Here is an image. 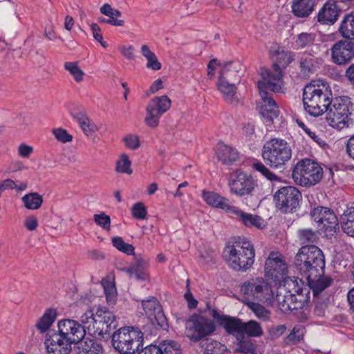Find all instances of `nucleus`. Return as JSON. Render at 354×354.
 Segmentation results:
<instances>
[{"label":"nucleus","mask_w":354,"mask_h":354,"mask_svg":"<svg viewBox=\"0 0 354 354\" xmlns=\"http://www.w3.org/2000/svg\"><path fill=\"white\" fill-rule=\"evenodd\" d=\"M234 352L243 354H255L257 346L255 341L244 334L238 335L234 343Z\"/></svg>","instance_id":"obj_31"},{"label":"nucleus","mask_w":354,"mask_h":354,"mask_svg":"<svg viewBox=\"0 0 354 354\" xmlns=\"http://www.w3.org/2000/svg\"><path fill=\"white\" fill-rule=\"evenodd\" d=\"M131 165V162L128 156L123 153L120 156L119 160L116 162L115 171L118 173L131 174H132Z\"/></svg>","instance_id":"obj_44"},{"label":"nucleus","mask_w":354,"mask_h":354,"mask_svg":"<svg viewBox=\"0 0 354 354\" xmlns=\"http://www.w3.org/2000/svg\"><path fill=\"white\" fill-rule=\"evenodd\" d=\"M93 31V37L97 40L104 48H106L108 44L103 40L102 35L101 34V29L97 24H92L91 25Z\"/></svg>","instance_id":"obj_57"},{"label":"nucleus","mask_w":354,"mask_h":354,"mask_svg":"<svg viewBox=\"0 0 354 354\" xmlns=\"http://www.w3.org/2000/svg\"><path fill=\"white\" fill-rule=\"evenodd\" d=\"M138 354H182V353L178 342L165 340L159 345L150 344L142 348Z\"/></svg>","instance_id":"obj_24"},{"label":"nucleus","mask_w":354,"mask_h":354,"mask_svg":"<svg viewBox=\"0 0 354 354\" xmlns=\"http://www.w3.org/2000/svg\"><path fill=\"white\" fill-rule=\"evenodd\" d=\"M133 216L136 219H144L147 215V209L144 203H136L131 208Z\"/></svg>","instance_id":"obj_51"},{"label":"nucleus","mask_w":354,"mask_h":354,"mask_svg":"<svg viewBox=\"0 0 354 354\" xmlns=\"http://www.w3.org/2000/svg\"><path fill=\"white\" fill-rule=\"evenodd\" d=\"M304 328L301 326H296L291 333L287 336L286 340L287 344H295L300 342L304 336Z\"/></svg>","instance_id":"obj_50"},{"label":"nucleus","mask_w":354,"mask_h":354,"mask_svg":"<svg viewBox=\"0 0 354 354\" xmlns=\"http://www.w3.org/2000/svg\"><path fill=\"white\" fill-rule=\"evenodd\" d=\"M241 292L247 301L267 300L272 295L271 286L262 277H255L245 281L241 286Z\"/></svg>","instance_id":"obj_12"},{"label":"nucleus","mask_w":354,"mask_h":354,"mask_svg":"<svg viewBox=\"0 0 354 354\" xmlns=\"http://www.w3.org/2000/svg\"><path fill=\"white\" fill-rule=\"evenodd\" d=\"M241 65L238 61H230L223 64V68L219 73V77L230 76L227 77V81L239 83L241 81ZM226 80V78H225Z\"/></svg>","instance_id":"obj_29"},{"label":"nucleus","mask_w":354,"mask_h":354,"mask_svg":"<svg viewBox=\"0 0 354 354\" xmlns=\"http://www.w3.org/2000/svg\"><path fill=\"white\" fill-rule=\"evenodd\" d=\"M142 305L145 314L149 319H154L156 324L163 330L167 329V319L163 313L160 303L156 298L151 297L149 299L144 300Z\"/></svg>","instance_id":"obj_22"},{"label":"nucleus","mask_w":354,"mask_h":354,"mask_svg":"<svg viewBox=\"0 0 354 354\" xmlns=\"http://www.w3.org/2000/svg\"><path fill=\"white\" fill-rule=\"evenodd\" d=\"M265 277L274 281H280L288 273V267L280 253H270L265 263Z\"/></svg>","instance_id":"obj_16"},{"label":"nucleus","mask_w":354,"mask_h":354,"mask_svg":"<svg viewBox=\"0 0 354 354\" xmlns=\"http://www.w3.org/2000/svg\"><path fill=\"white\" fill-rule=\"evenodd\" d=\"M325 257L315 245L302 246L295 255L294 266L300 275L307 280L314 297L329 287L333 279L324 275Z\"/></svg>","instance_id":"obj_1"},{"label":"nucleus","mask_w":354,"mask_h":354,"mask_svg":"<svg viewBox=\"0 0 354 354\" xmlns=\"http://www.w3.org/2000/svg\"><path fill=\"white\" fill-rule=\"evenodd\" d=\"M342 12L337 3L335 1H327L319 10L317 15V21L325 26L335 24Z\"/></svg>","instance_id":"obj_23"},{"label":"nucleus","mask_w":354,"mask_h":354,"mask_svg":"<svg viewBox=\"0 0 354 354\" xmlns=\"http://www.w3.org/2000/svg\"><path fill=\"white\" fill-rule=\"evenodd\" d=\"M332 98V92L326 84H308L303 91L305 110L313 116H319L328 109Z\"/></svg>","instance_id":"obj_4"},{"label":"nucleus","mask_w":354,"mask_h":354,"mask_svg":"<svg viewBox=\"0 0 354 354\" xmlns=\"http://www.w3.org/2000/svg\"><path fill=\"white\" fill-rule=\"evenodd\" d=\"M184 297L187 301V305L189 308L194 309L196 308L198 304V301L194 297L192 293L190 290H187L185 295Z\"/></svg>","instance_id":"obj_62"},{"label":"nucleus","mask_w":354,"mask_h":354,"mask_svg":"<svg viewBox=\"0 0 354 354\" xmlns=\"http://www.w3.org/2000/svg\"><path fill=\"white\" fill-rule=\"evenodd\" d=\"M261 151L264 162L274 169L284 166L292 157V149L283 139H270L266 142Z\"/></svg>","instance_id":"obj_8"},{"label":"nucleus","mask_w":354,"mask_h":354,"mask_svg":"<svg viewBox=\"0 0 354 354\" xmlns=\"http://www.w3.org/2000/svg\"><path fill=\"white\" fill-rule=\"evenodd\" d=\"M203 198L209 205L223 209L230 213L233 206L229 199L221 196L214 192L203 191Z\"/></svg>","instance_id":"obj_26"},{"label":"nucleus","mask_w":354,"mask_h":354,"mask_svg":"<svg viewBox=\"0 0 354 354\" xmlns=\"http://www.w3.org/2000/svg\"><path fill=\"white\" fill-rule=\"evenodd\" d=\"M86 327L79 322L71 319H62L57 323L59 332H62L73 344H77L84 338Z\"/></svg>","instance_id":"obj_18"},{"label":"nucleus","mask_w":354,"mask_h":354,"mask_svg":"<svg viewBox=\"0 0 354 354\" xmlns=\"http://www.w3.org/2000/svg\"><path fill=\"white\" fill-rule=\"evenodd\" d=\"M125 270L130 277H135L136 279L140 281H147L148 279V274L142 259H138L135 263L127 268Z\"/></svg>","instance_id":"obj_37"},{"label":"nucleus","mask_w":354,"mask_h":354,"mask_svg":"<svg viewBox=\"0 0 354 354\" xmlns=\"http://www.w3.org/2000/svg\"><path fill=\"white\" fill-rule=\"evenodd\" d=\"M314 41L315 35L312 33L301 32L297 36L295 44L298 48H304L312 45Z\"/></svg>","instance_id":"obj_48"},{"label":"nucleus","mask_w":354,"mask_h":354,"mask_svg":"<svg viewBox=\"0 0 354 354\" xmlns=\"http://www.w3.org/2000/svg\"><path fill=\"white\" fill-rule=\"evenodd\" d=\"M33 151V148L26 144H21L18 147V153L22 158H28Z\"/></svg>","instance_id":"obj_60"},{"label":"nucleus","mask_w":354,"mask_h":354,"mask_svg":"<svg viewBox=\"0 0 354 354\" xmlns=\"http://www.w3.org/2000/svg\"><path fill=\"white\" fill-rule=\"evenodd\" d=\"M299 68L302 77H310L318 68V59L304 53L299 59Z\"/></svg>","instance_id":"obj_30"},{"label":"nucleus","mask_w":354,"mask_h":354,"mask_svg":"<svg viewBox=\"0 0 354 354\" xmlns=\"http://www.w3.org/2000/svg\"><path fill=\"white\" fill-rule=\"evenodd\" d=\"M21 199L24 206L28 209H37L43 203L42 196L36 192L27 194Z\"/></svg>","instance_id":"obj_41"},{"label":"nucleus","mask_w":354,"mask_h":354,"mask_svg":"<svg viewBox=\"0 0 354 354\" xmlns=\"http://www.w3.org/2000/svg\"><path fill=\"white\" fill-rule=\"evenodd\" d=\"M151 322L147 323L144 327L142 331L143 335L145 333L147 335H156L158 333V331L160 330V329H162L160 328L157 324L156 322L154 321V319L151 318Z\"/></svg>","instance_id":"obj_55"},{"label":"nucleus","mask_w":354,"mask_h":354,"mask_svg":"<svg viewBox=\"0 0 354 354\" xmlns=\"http://www.w3.org/2000/svg\"><path fill=\"white\" fill-rule=\"evenodd\" d=\"M274 73L267 70L261 72L262 81L258 82L260 95L264 104L261 106L260 113L267 122H272L278 117L279 110L274 100L271 97L268 90L279 92L281 89L282 74L278 65L274 64Z\"/></svg>","instance_id":"obj_2"},{"label":"nucleus","mask_w":354,"mask_h":354,"mask_svg":"<svg viewBox=\"0 0 354 354\" xmlns=\"http://www.w3.org/2000/svg\"><path fill=\"white\" fill-rule=\"evenodd\" d=\"M45 346L48 354H68L72 349V342L62 332L48 333Z\"/></svg>","instance_id":"obj_19"},{"label":"nucleus","mask_w":354,"mask_h":354,"mask_svg":"<svg viewBox=\"0 0 354 354\" xmlns=\"http://www.w3.org/2000/svg\"><path fill=\"white\" fill-rule=\"evenodd\" d=\"M73 118L78 122L86 136H92L97 131V126L82 112L73 114Z\"/></svg>","instance_id":"obj_35"},{"label":"nucleus","mask_w":354,"mask_h":354,"mask_svg":"<svg viewBox=\"0 0 354 354\" xmlns=\"http://www.w3.org/2000/svg\"><path fill=\"white\" fill-rule=\"evenodd\" d=\"M57 317V311L55 309H47L44 315L39 318L36 324L37 328L41 333L46 332L50 326L53 324Z\"/></svg>","instance_id":"obj_38"},{"label":"nucleus","mask_w":354,"mask_h":354,"mask_svg":"<svg viewBox=\"0 0 354 354\" xmlns=\"http://www.w3.org/2000/svg\"><path fill=\"white\" fill-rule=\"evenodd\" d=\"M111 339L113 347L120 354H134L143 346V333L138 327H121Z\"/></svg>","instance_id":"obj_6"},{"label":"nucleus","mask_w":354,"mask_h":354,"mask_svg":"<svg viewBox=\"0 0 354 354\" xmlns=\"http://www.w3.org/2000/svg\"><path fill=\"white\" fill-rule=\"evenodd\" d=\"M95 223L105 230L109 231L111 228V218L104 212L93 215Z\"/></svg>","instance_id":"obj_49"},{"label":"nucleus","mask_w":354,"mask_h":354,"mask_svg":"<svg viewBox=\"0 0 354 354\" xmlns=\"http://www.w3.org/2000/svg\"><path fill=\"white\" fill-rule=\"evenodd\" d=\"M315 0H294L292 12L298 17H306L313 12Z\"/></svg>","instance_id":"obj_34"},{"label":"nucleus","mask_w":354,"mask_h":354,"mask_svg":"<svg viewBox=\"0 0 354 354\" xmlns=\"http://www.w3.org/2000/svg\"><path fill=\"white\" fill-rule=\"evenodd\" d=\"M286 330L284 324L273 326L269 329V333L272 338H277L282 335Z\"/></svg>","instance_id":"obj_58"},{"label":"nucleus","mask_w":354,"mask_h":354,"mask_svg":"<svg viewBox=\"0 0 354 354\" xmlns=\"http://www.w3.org/2000/svg\"><path fill=\"white\" fill-rule=\"evenodd\" d=\"M64 68L68 71L77 82L83 80L84 71L79 67L77 62H66L64 63Z\"/></svg>","instance_id":"obj_43"},{"label":"nucleus","mask_w":354,"mask_h":354,"mask_svg":"<svg viewBox=\"0 0 354 354\" xmlns=\"http://www.w3.org/2000/svg\"><path fill=\"white\" fill-rule=\"evenodd\" d=\"M216 156L223 164L231 165L239 159V154L235 148L219 142L217 145Z\"/></svg>","instance_id":"obj_28"},{"label":"nucleus","mask_w":354,"mask_h":354,"mask_svg":"<svg viewBox=\"0 0 354 354\" xmlns=\"http://www.w3.org/2000/svg\"><path fill=\"white\" fill-rule=\"evenodd\" d=\"M230 192L238 196L249 195L254 190L257 183L252 176L243 171H236L228 183Z\"/></svg>","instance_id":"obj_15"},{"label":"nucleus","mask_w":354,"mask_h":354,"mask_svg":"<svg viewBox=\"0 0 354 354\" xmlns=\"http://www.w3.org/2000/svg\"><path fill=\"white\" fill-rule=\"evenodd\" d=\"M113 245L118 250L128 254H134V247L131 244L127 243L120 236H115L112 238Z\"/></svg>","instance_id":"obj_46"},{"label":"nucleus","mask_w":354,"mask_h":354,"mask_svg":"<svg viewBox=\"0 0 354 354\" xmlns=\"http://www.w3.org/2000/svg\"><path fill=\"white\" fill-rule=\"evenodd\" d=\"M310 216L319 225L322 224L326 232H335L338 226V218L330 208L317 206L311 210Z\"/></svg>","instance_id":"obj_20"},{"label":"nucleus","mask_w":354,"mask_h":354,"mask_svg":"<svg viewBox=\"0 0 354 354\" xmlns=\"http://www.w3.org/2000/svg\"><path fill=\"white\" fill-rule=\"evenodd\" d=\"M95 317V313H93V311L91 310H87L80 317V322L82 323L81 324L84 326V324H87L91 323L93 328H91V325L90 324L87 326V328H88V330H93V322H94V319H95L94 318Z\"/></svg>","instance_id":"obj_56"},{"label":"nucleus","mask_w":354,"mask_h":354,"mask_svg":"<svg viewBox=\"0 0 354 354\" xmlns=\"http://www.w3.org/2000/svg\"><path fill=\"white\" fill-rule=\"evenodd\" d=\"M93 322V334L101 340L111 339V332L118 326L115 315L105 306L98 307Z\"/></svg>","instance_id":"obj_10"},{"label":"nucleus","mask_w":354,"mask_h":354,"mask_svg":"<svg viewBox=\"0 0 354 354\" xmlns=\"http://www.w3.org/2000/svg\"><path fill=\"white\" fill-rule=\"evenodd\" d=\"M220 64V62L217 59H211L207 64V76L212 79L215 74V67Z\"/></svg>","instance_id":"obj_63"},{"label":"nucleus","mask_w":354,"mask_h":354,"mask_svg":"<svg viewBox=\"0 0 354 354\" xmlns=\"http://www.w3.org/2000/svg\"><path fill=\"white\" fill-rule=\"evenodd\" d=\"M200 346L206 354H210L216 346L218 345V342L212 338H205L200 341Z\"/></svg>","instance_id":"obj_53"},{"label":"nucleus","mask_w":354,"mask_h":354,"mask_svg":"<svg viewBox=\"0 0 354 354\" xmlns=\"http://www.w3.org/2000/svg\"><path fill=\"white\" fill-rule=\"evenodd\" d=\"M227 75V77L222 76L221 77H218L217 83L218 88L223 94V97L226 102L230 103L237 102L238 97L236 95V83L230 82L225 80V78L227 79L230 76L228 74Z\"/></svg>","instance_id":"obj_27"},{"label":"nucleus","mask_w":354,"mask_h":354,"mask_svg":"<svg viewBox=\"0 0 354 354\" xmlns=\"http://www.w3.org/2000/svg\"><path fill=\"white\" fill-rule=\"evenodd\" d=\"M298 237L300 242L303 244L314 243L318 239L316 233L311 229L299 230L298 231Z\"/></svg>","instance_id":"obj_47"},{"label":"nucleus","mask_w":354,"mask_h":354,"mask_svg":"<svg viewBox=\"0 0 354 354\" xmlns=\"http://www.w3.org/2000/svg\"><path fill=\"white\" fill-rule=\"evenodd\" d=\"M297 123L298 126L301 127L305 131V133L319 145L323 146L325 145L324 141L322 140V138L318 135H317L315 132L310 131V129L308 128L302 121L297 120Z\"/></svg>","instance_id":"obj_52"},{"label":"nucleus","mask_w":354,"mask_h":354,"mask_svg":"<svg viewBox=\"0 0 354 354\" xmlns=\"http://www.w3.org/2000/svg\"><path fill=\"white\" fill-rule=\"evenodd\" d=\"M285 286L288 290L284 295H277L276 300L281 311H297L303 309L309 303V290L300 287L297 281L292 279L285 282Z\"/></svg>","instance_id":"obj_7"},{"label":"nucleus","mask_w":354,"mask_h":354,"mask_svg":"<svg viewBox=\"0 0 354 354\" xmlns=\"http://www.w3.org/2000/svg\"><path fill=\"white\" fill-rule=\"evenodd\" d=\"M253 245L245 238L237 237L230 240L223 250V257L227 265L235 271L245 272L254 261Z\"/></svg>","instance_id":"obj_3"},{"label":"nucleus","mask_w":354,"mask_h":354,"mask_svg":"<svg viewBox=\"0 0 354 354\" xmlns=\"http://www.w3.org/2000/svg\"><path fill=\"white\" fill-rule=\"evenodd\" d=\"M252 168L261 173L263 176H265L268 180L271 181L278 180L279 178L272 173L270 169L261 161L257 160L252 163Z\"/></svg>","instance_id":"obj_45"},{"label":"nucleus","mask_w":354,"mask_h":354,"mask_svg":"<svg viewBox=\"0 0 354 354\" xmlns=\"http://www.w3.org/2000/svg\"><path fill=\"white\" fill-rule=\"evenodd\" d=\"M338 30L344 39L349 41L354 39V14L349 13L344 15Z\"/></svg>","instance_id":"obj_33"},{"label":"nucleus","mask_w":354,"mask_h":354,"mask_svg":"<svg viewBox=\"0 0 354 354\" xmlns=\"http://www.w3.org/2000/svg\"><path fill=\"white\" fill-rule=\"evenodd\" d=\"M171 102L167 95L153 97L146 107V124L151 127H156L160 118L171 107Z\"/></svg>","instance_id":"obj_14"},{"label":"nucleus","mask_w":354,"mask_h":354,"mask_svg":"<svg viewBox=\"0 0 354 354\" xmlns=\"http://www.w3.org/2000/svg\"><path fill=\"white\" fill-rule=\"evenodd\" d=\"M141 53L147 59V67L153 71H158L161 68V64L158 60L156 55L149 49L147 45H142Z\"/></svg>","instance_id":"obj_40"},{"label":"nucleus","mask_w":354,"mask_h":354,"mask_svg":"<svg viewBox=\"0 0 354 354\" xmlns=\"http://www.w3.org/2000/svg\"><path fill=\"white\" fill-rule=\"evenodd\" d=\"M292 176L297 185L310 187L321 181L323 178V169L317 162L305 158L295 166Z\"/></svg>","instance_id":"obj_9"},{"label":"nucleus","mask_w":354,"mask_h":354,"mask_svg":"<svg viewBox=\"0 0 354 354\" xmlns=\"http://www.w3.org/2000/svg\"><path fill=\"white\" fill-rule=\"evenodd\" d=\"M353 104L349 97L331 98L328 109L325 112L326 120L330 127L341 130L353 124Z\"/></svg>","instance_id":"obj_5"},{"label":"nucleus","mask_w":354,"mask_h":354,"mask_svg":"<svg viewBox=\"0 0 354 354\" xmlns=\"http://www.w3.org/2000/svg\"><path fill=\"white\" fill-rule=\"evenodd\" d=\"M242 333L249 337H259L263 333L261 324L254 320L243 322Z\"/></svg>","instance_id":"obj_39"},{"label":"nucleus","mask_w":354,"mask_h":354,"mask_svg":"<svg viewBox=\"0 0 354 354\" xmlns=\"http://www.w3.org/2000/svg\"><path fill=\"white\" fill-rule=\"evenodd\" d=\"M331 61L336 65L343 66L354 58V42L347 39L336 41L330 48Z\"/></svg>","instance_id":"obj_17"},{"label":"nucleus","mask_w":354,"mask_h":354,"mask_svg":"<svg viewBox=\"0 0 354 354\" xmlns=\"http://www.w3.org/2000/svg\"><path fill=\"white\" fill-rule=\"evenodd\" d=\"M230 214H234L236 216V219L246 227H255L258 229H262L266 225L263 219L261 216L245 212L234 206H233Z\"/></svg>","instance_id":"obj_25"},{"label":"nucleus","mask_w":354,"mask_h":354,"mask_svg":"<svg viewBox=\"0 0 354 354\" xmlns=\"http://www.w3.org/2000/svg\"><path fill=\"white\" fill-rule=\"evenodd\" d=\"M246 306L254 313L256 317L263 321H268L270 317V312L264 306L252 301H247Z\"/></svg>","instance_id":"obj_42"},{"label":"nucleus","mask_w":354,"mask_h":354,"mask_svg":"<svg viewBox=\"0 0 354 354\" xmlns=\"http://www.w3.org/2000/svg\"><path fill=\"white\" fill-rule=\"evenodd\" d=\"M346 151L348 156L354 160V135L348 139L346 146Z\"/></svg>","instance_id":"obj_64"},{"label":"nucleus","mask_w":354,"mask_h":354,"mask_svg":"<svg viewBox=\"0 0 354 354\" xmlns=\"http://www.w3.org/2000/svg\"><path fill=\"white\" fill-rule=\"evenodd\" d=\"M127 147L136 149L140 147V141L137 136L129 135L124 138Z\"/></svg>","instance_id":"obj_59"},{"label":"nucleus","mask_w":354,"mask_h":354,"mask_svg":"<svg viewBox=\"0 0 354 354\" xmlns=\"http://www.w3.org/2000/svg\"><path fill=\"white\" fill-rule=\"evenodd\" d=\"M340 224L344 232L348 236L354 237V207L347 208L341 215Z\"/></svg>","instance_id":"obj_36"},{"label":"nucleus","mask_w":354,"mask_h":354,"mask_svg":"<svg viewBox=\"0 0 354 354\" xmlns=\"http://www.w3.org/2000/svg\"><path fill=\"white\" fill-rule=\"evenodd\" d=\"M77 344L78 354H103V346L95 339H83Z\"/></svg>","instance_id":"obj_32"},{"label":"nucleus","mask_w":354,"mask_h":354,"mask_svg":"<svg viewBox=\"0 0 354 354\" xmlns=\"http://www.w3.org/2000/svg\"><path fill=\"white\" fill-rule=\"evenodd\" d=\"M277 207L284 213L295 212L299 206L301 194L293 186H285L278 189L274 194Z\"/></svg>","instance_id":"obj_13"},{"label":"nucleus","mask_w":354,"mask_h":354,"mask_svg":"<svg viewBox=\"0 0 354 354\" xmlns=\"http://www.w3.org/2000/svg\"><path fill=\"white\" fill-rule=\"evenodd\" d=\"M214 330L213 322L199 315H192L186 322V335L192 342H200Z\"/></svg>","instance_id":"obj_11"},{"label":"nucleus","mask_w":354,"mask_h":354,"mask_svg":"<svg viewBox=\"0 0 354 354\" xmlns=\"http://www.w3.org/2000/svg\"><path fill=\"white\" fill-rule=\"evenodd\" d=\"M212 317L222 326L228 334L238 337V335H242L243 321L237 317L229 315H220L216 309H212Z\"/></svg>","instance_id":"obj_21"},{"label":"nucleus","mask_w":354,"mask_h":354,"mask_svg":"<svg viewBox=\"0 0 354 354\" xmlns=\"http://www.w3.org/2000/svg\"><path fill=\"white\" fill-rule=\"evenodd\" d=\"M53 133L57 140L63 143L71 142L73 140V136L68 133L66 130L62 128L53 129Z\"/></svg>","instance_id":"obj_54"},{"label":"nucleus","mask_w":354,"mask_h":354,"mask_svg":"<svg viewBox=\"0 0 354 354\" xmlns=\"http://www.w3.org/2000/svg\"><path fill=\"white\" fill-rule=\"evenodd\" d=\"M24 225L27 230L33 231L38 226V221L35 216H28L25 220Z\"/></svg>","instance_id":"obj_61"}]
</instances>
